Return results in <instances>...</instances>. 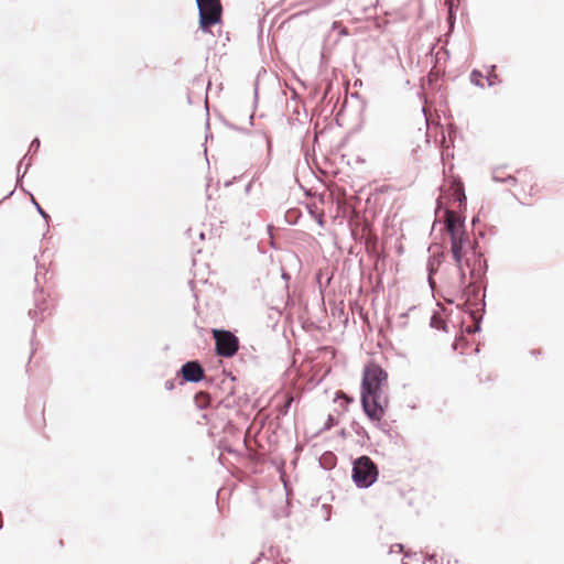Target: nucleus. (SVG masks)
I'll return each mask as SVG.
<instances>
[{
	"label": "nucleus",
	"mask_w": 564,
	"mask_h": 564,
	"mask_svg": "<svg viewBox=\"0 0 564 564\" xmlns=\"http://www.w3.org/2000/svg\"><path fill=\"white\" fill-rule=\"evenodd\" d=\"M199 12V28L208 31L210 26L221 22L223 6L220 0H196Z\"/></svg>",
	"instance_id": "3"
},
{
	"label": "nucleus",
	"mask_w": 564,
	"mask_h": 564,
	"mask_svg": "<svg viewBox=\"0 0 564 564\" xmlns=\"http://www.w3.org/2000/svg\"><path fill=\"white\" fill-rule=\"evenodd\" d=\"M533 187H534V186H533L532 184H530V193H529V196H530V197L534 196V194L532 193Z\"/></svg>",
	"instance_id": "13"
},
{
	"label": "nucleus",
	"mask_w": 564,
	"mask_h": 564,
	"mask_svg": "<svg viewBox=\"0 0 564 564\" xmlns=\"http://www.w3.org/2000/svg\"><path fill=\"white\" fill-rule=\"evenodd\" d=\"M181 373L186 381L198 382L204 378V369L197 361H188L181 368Z\"/></svg>",
	"instance_id": "6"
},
{
	"label": "nucleus",
	"mask_w": 564,
	"mask_h": 564,
	"mask_svg": "<svg viewBox=\"0 0 564 564\" xmlns=\"http://www.w3.org/2000/svg\"><path fill=\"white\" fill-rule=\"evenodd\" d=\"M210 395L207 392L200 391L195 395V404L199 409H206L209 406Z\"/></svg>",
	"instance_id": "7"
},
{
	"label": "nucleus",
	"mask_w": 564,
	"mask_h": 564,
	"mask_svg": "<svg viewBox=\"0 0 564 564\" xmlns=\"http://www.w3.org/2000/svg\"><path fill=\"white\" fill-rule=\"evenodd\" d=\"M330 1H332V0H324V2H325V3H328V2H330Z\"/></svg>",
	"instance_id": "15"
},
{
	"label": "nucleus",
	"mask_w": 564,
	"mask_h": 564,
	"mask_svg": "<svg viewBox=\"0 0 564 564\" xmlns=\"http://www.w3.org/2000/svg\"><path fill=\"white\" fill-rule=\"evenodd\" d=\"M393 547H398V552H402V545L401 544H395Z\"/></svg>",
	"instance_id": "14"
},
{
	"label": "nucleus",
	"mask_w": 564,
	"mask_h": 564,
	"mask_svg": "<svg viewBox=\"0 0 564 564\" xmlns=\"http://www.w3.org/2000/svg\"><path fill=\"white\" fill-rule=\"evenodd\" d=\"M312 215L314 216V219L317 221V224L323 227L325 225V219H324V213H314L312 212Z\"/></svg>",
	"instance_id": "10"
},
{
	"label": "nucleus",
	"mask_w": 564,
	"mask_h": 564,
	"mask_svg": "<svg viewBox=\"0 0 564 564\" xmlns=\"http://www.w3.org/2000/svg\"><path fill=\"white\" fill-rule=\"evenodd\" d=\"M352 471V478L359 487H369L378 476L377 466L368 456L358 458L354 464Z\"/></svg>",
	"instance_id": "4"
},
{
	"label": "nucleus",
	"mask_w": 564,
	"mask_h": 564,
	"mask_svg": "<svg viewBox=\"0 0 564 564\" xmlns=\"http://www.w3.org/2000/svg\"><path fill=\"white\" fill-rule=\"evenodd\" d=\"M471 82L476 85H481L482 75L478 70H474L470 75Z\"/></svg>",
	"instance_id": "9"
},
{
	"label": "nucleus",
	"mask_w": 564,
	"mask_h": 564,
	"mask_svg": "<svg viewBox=\"0 0 564 564\" xmlns=\"http://www.w3.org/2000/svg\"><path fill=\"white\" fill-rule=\"evenodd\" d=\"M213 337L216 345V354L220 357L230 358L239 349V339L229 330L213 329Z\"/></svg>",
	"instance_id": "5"
},
{
	"label": "nucleus",
	"mask_w": 564,
	"mask_h": 564,
	"mask_svg": "<svg viewBox=\"0 0 564 564\" xmlns=\"http://www.w3.org/2000/svg\"><path fill=\"white\" fill-rule=\"evenodd\" d=\"M445 228L449 235L451 253L459 271L458 284L451 285L447 291L455 299L448 300V302L454 303L455 300H460L464 303H468L470 301L469 295L476 292V288L473 283L466 285L465 268H469L476 259L479 260L481 253L477 250L478 242L475 239H470L465 230L464 221L456 212L445 210Z\"/></svg>",
	"instance_id": "1"
},
{
	"label": "nucleus",
	"mask_w": 564,
	"mask_h": 564,
	"mask_svg": "<svg viewBox=\"0 0 564 564\" xmlns=\"http://www.w3.org/2000/svg\"><path fill=\"white\" fill-rule=\"evenodd\" d=\"M293 401V398L291 395L288 397V400H286V406H290V404L292 403Z\"/></svg>",
	"instance_id": "12"
},
{
	"label": "nucleus",
	"mask_w": 564,
	"mask_h": 564,
	"mask_svg": "<svg viewBox=\"0 0 564 564\" xmlns=\"http://www.w3.org/2000/svg\"><path fill=\"white\" fill-rule=\"evenodd\" d=\"M337 395H338L339 398H344L347 402H350V401H351V399H350V398H348L344 392H338V394H337Z\"/></svg>",
	"instance_id": "11"
},
{
	"label": "nucleus",
	"mask_w": 564,
	"mask_h": 564,
	"mask_svg": "<svg viewBox=\"0 0 564 564\" xmlns=\"http://www.w3.org/2000/svg\"><path fill=\"white\" fill-rule=\"evenodd\" d=\"M387 384V371L373 361L368 362L362 372L361 404L364 411L372 421H380L384 414L380 399Z\"/></svg>",
	"instance_id": "2"
},
{
	"label": "nucleus",
	"mask_w": 564,
	"mask_h": 564,
	"mask_svg": "<svg viewBox=\"0 0 564 564\" xmlns=\"http://www.w3.org/2000/svg\"><path fill=\"white\" fill-rule=\"evenodd\" d=\"M443 254H440L438 258H434L432 261L429 262V271H430V283L433 285L432 275L437 271L438 265L441 264L442 260L441 258Z\"/></svg>",
	"instance_id": "8"
}]
</instances>
